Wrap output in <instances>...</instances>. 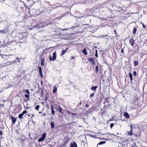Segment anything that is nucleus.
I'll list each match as a JSON object with an SVG mask.
<instances>
[{
	"mask_svg": "<svg viewBox=\"0 0 147 147\" xmlns=\"http://www.w3.org/2000/svg\"><path fill=\"white\" fill-rule=\"evenodd\" d=\"M132 126L131 125L130 126L131 130H132Z\"/></svg>",
	"mask_w": 147,
	"mask_h": 147,
	"instance_id": "51",
	"label": "nucleus"
},
{
	"mask_svg": "<svg viewBox=\"0 0 147 147\" xmlns=\"http://www.w3.org/2000/svg\"><path fill=\"white\" fill-rule=\"evenodd\" d=\"M142 25H143V27L144 28H146V26L143 23H142Z\"/></svg>",
	"mask_w": 147,
	"mask_h": 147,
	"instance_id": "40",
	"label": "nucleus"
},
{
	"mask_svg": "<svg viewBox=\"0 0 147 147\" xmlns=\"http://www.w3.org/2000/svg\"><path fill=\"white\" fill-rule=\"evenodd\" d=\"M137 30L135 28H134L133 30V34H136V32Z\"/></svg>",
	"mask_w": 147,
	"mask_h": 147,
	"instance_id": "23",
	"label": "nucleus"
},
{
	"mask_svg": "<svg viewBox=\"0 0 147 147\" xmlns=\"http://www.w3.org/2000/svg\"><path fill=\"white\" fill-rule=\"evenodd\" d=\"M23 115V114L22 113L21 114H20L19 115L18 117L20 119H21L22 118V116Z\"/></svg>",
	"mask_w": 147,
	"mask_h": 147,
	"instance_id": "20",
	"label": "nucleus"
},
{
	"mask_svg": "<svg viewBox=\"0 0 147 147\" xmlns=\"http://www.w3.org/2000/svg\"><path fill=\"white\" fill-rule=\"evenodd\" d=\"M98 71V66H97L96 67V68H95V71H96V73H97Z\"/></svg>",
	"mask_w": 147,
	"mask_h": 147,
	"instance_id": "26",
	"label": "nucleus"
},
{
	"mask_svg": "<svg viewBox=\"0 0 147 147\" xmlns=\"http://www.w3.org/2000/svg\"><path fill=\"white\" fill-rule=\"evenodd\" d=\"M83 53L85 55L87 54V52L86 49L84 48L83 50H82Z\"/></svg>",
	"mask_w": 147,
	"mask_h": 147,
	"instance_id": "19",
	"label": "nucleus"
},
{
	"mask_svg": "<svg viewBox=\"0 0 147 147\" xmlns=\"http://www.w3.org/2000/svg\"><path fill=\"white\" fill-rule=\"evenodd\" d=\"M25 96L26 98H28L29 97V96L28 95H27V94H25Z\"/></svg>",
	"mask_w": 147,
	"mask_h": 147,
	"instance_id": "39",
	"label": "nucleus"
},
{
	"mask_svg": "<svg viewBox=\"0 0 147 147\" xmlns=\"http://www.w3.org/2000/svg\"><path fill=\"white\" fill-rule=\"evenodd\" d=\"M88 60L91 62H93L94 61V59L92 58H88Z\"/></svg>",
	"mask_w": 147,
	"mask_h": 147,
	"instance_id": "28",
	"label": "nucleus"
},
{
	"mask_svg": "<svg viewBox=\"0 0 147 147\" xmlns=\"http://www.w3.org/2000/svg\"><path fill=\"white\" fill-rule=\"evenodd\" d=\"M129 77L130 78V80L131 82H132L133 81L132 76V74L131 73H129Z\"/></svg>",
	"mask_w": 147,
	"mask_h": 147,
	"instance_id": "13",
	"label": "nucleus"
},
{
	"mask_svg": "<svg viewBox=\"0 0 147 147\" xmlns=\"http://www.w3.org/2000/svg\"><path fill=\"white\" fill-rule=\"evenodd\" d=\"M55 5L57 6L56 7H55V8H57L59 7H61V5L59 3H56Z\"/></svg>",
	"mask_w": 147,
	"mask_h": 147,
	"instance_id": "15",
	"label": "nucleus"
},
{
	"mask_svg": "<svg viewBox=\"0 0 147 147\" xmlns=\"http://www.w3.org/2000/svg\"><path fill=\"white\" fill-rule=\"evenodd\" d=\"M82 104V101H81L78 104L79 105H81Z\"/></svg>",
	"mask_w": 147,
	"mask_h": 147,
	"instance_id": "45",
	"label": "nucleus"
},
{
	"mask_svg": "<svg viewBox=\"0 0 147 147\" xmlns=\"http://www.w3.org/2000/svg\"><path fill=\"white\" fill-rule=\"evenodd\" d=\"M40 106L39 105H37L35 107V109L36 110L38 111L39 109Z\"/></svg>",
	"mask_w": 147,
	"mask_h": 147,
	"instance_id": "27",
	"label": "nucleus"
},
{
	"mask_svg": "<svg viewBox=\"0 0 147 147\" xmlns=\"http://www.w3.org/2000/svg\"><path fill=\"white\" fill-rule=\"evenodd\" d=\"M62 7H65V6H63Z\"/></svg>",
	"mask_w": 147,
	"mask_h": 147,
	"instance_id": "59",
	"label": "nucleus"
},
{
	"mask_svg": "<svg viewBox=\"0 0 147 147\" xmlns=\"http://www.w3.org/2000/svg\"><path fill=\"white\" fill-rule=\"evenodd\" d=\"M7 55H1V57L2 58H5V57H6V56H7Z\"/></svg>",
	"mask_w": 147,
	"mask_h": 147,
	"instance_id": "35",
	"label": "nucleus"
},
{
	"mask_svg": "<svg viewBox=\"0 0 147 147\" xmlns=\"http://www.w3.org/2000/svg\"><path fill=\"white\" fill-rule=\"evenodd\" d=\"M138 61H134V65L136 66V65H138Z\"/></svg>",
	"mask_w": 147,
	"mask_h": 147,
	"instance_id": "22",
	"label": "nucleus"
},
{
	"mask_svg": "<svg viewBox=\"0 0 147 147\" xmlns=\"http://www.w3.org/2000/svg\"><path fill=\"white\" fill-rule=\"evenodd\" d=\"M50 125L51 127V128L53 129L54 128L55 125L54 122L53 121L50 123Z\"/></svg>",
	"mask_w": 147,
	"mask_h": 147,
	"instance_id": "14",
	"label": "nucleus"
},
{
	"mask_svg": "<svg viewBox=\"0 0 147 147\" xmlns=\"http://www.w3.org/2000/svg\"><path fill=\"white\" fill-rule=\"evenodd\" d=\"M124 116L127 118L129 119V115L127 112H125L124 113Z\"/></svg>",
	"mask_w": 147,
	"mask_h": 147,
	"instance_id": "10",
	"label": "nucleus"
},
{
	"mask_svg": "<svg viewBox=\"0 0 147 147\" xmlns=\"http://www.w3.org/2000/svg\"><path fill=\"white\" fill-rule=\"evenodd\" d=\"M85 106L87 107H89V105L88 104H86L85 105Z\"/></svg>",
	"mask_w": 147,
	"mask_h": 147,
	"instance_id": "43",
	"label": "nucleus"
},
{
	"mask_svg": "<svg viewBox=\"0 0 147 147\" xmlns=\"http://www.w3.org/2000/svg\"><path fill=\"white\" fill-rule=\"evenodd\" d=\"M121 52L123 54V55H124V52H123V49H122Z\"/></svg>",
	"mask_w": 147,
	"mask_h": 147,
	"instance_id": "37",
	"label": "nucleus"
},
{
	"mask_svg": "<svg viewBox=\"0 0 147 147\" xmlns=\"http://www.w3.org/2000/svg\"><path fill=\"white\" fill-rule=\"evenodd\" d=\"M56 52L53 53L52 57V58L51 56L50 55L49 56V60L50 61H55L56 59Z\"/></svg>",
	"mask_w": 147,
	"mask_h": 147,
	"instance_id": "1",
	"label": "nucleus"
},
{
	"mask_svg": "<svg viewBox=\"0 0 147 147\" xmlns=\"http://www.w3.org/2000/svg\"><path fill=\"white\" fill-rule=\"evenodd\" d=\"M92 62V64L93 65H94L95 63L94 62V61Z\"/></svg>",
	"mask_w": 147,
	"mask_h": 147,
	"instance_id": "47",
	"label": "nucleus"
},
{
	"mask_svg": "<svg viewBox=\"0 0 147 147\" xmlns=\"http://www.w3.org/2000/svg\"><path fill=\"white\" fill-rule=\"evenodd\" d=\"M114 125V124L113 123H111L110 125V127L112 128Z\"/></svg>",
	"mask_w": 147,
	"mask_h": 147,
	"instance_id": "31",
	"label": "nucleus"
},
{
	"mask_svg": "<svg viewBox=\"0 0 147 147\" xmlns=\"http://www.w3.org/2000/svg\"><path fill=\"white\" fill-rule=\"evenodd\" d=\"M42 113V112H39V113Z\"/></svg>",
	"mask_w": 147,
	"mask_h": 147,
	"instance_id": "56",
	"label": "nucleus"
},
{
	"mask_svg": "<svg viewBox=\"0 0 147 147\" xmlns=\"http://www.w3.org/2000/svg\"><path fill=\"white\" fill-rule=\"evenodd\" d=\"M71 114H72L73 115H76V114H75V113H71Z\"/></svg>",
	"mask_w": 147,
	"mask_h": 147,
	"instance_id": "42",
	"label": "nucleus"
},
{
	"mask_svg": "<svg viewBox=\"0 0 147 147\" xmlns=\"http://www.w3.org/2000/svg\"><path fill=\"white\" fill-rule=\"evenodd\" d=\"M18 59H19V58H18V57H16V59L17 60H18Z\"/></svg>",
	"mask_w": 147,
	"mask_h": 147,
	"instance_id": "55",
	"label": "nucleus"
},
{
	"mask_svg": "<svg viewBox=\"0 0 147 147\" xmlns=\"http://www.w3.org/2000/svg\"><path fill=\"white\" fill-rule=\"evenodd\" d=\"M105 143V141H101L98 143V144H104Z\"/></svg>",
	"mask_w": 147,
	"mask_h": 147,
	"instance_id": "29",
	"label": "nucleus"
},
{
	"mask_svg": "<svg viewBox=\"0 0 147 147\" xmlns=\"http://www.w3.org/2000/svg\"><path fill=\"white\" fill-rule=\"evenodd\" d=\"M97 88V86H93L91 87V90L95 91Z\"/></svg>",
	"mask_w": 147,
	"mask_h": 147,
	"instance_id": "16",
	"label": "nucleus"
},
{
	"mask_svg": "<svg viewBox=\"0 0 147 147\" xmlns=\"http://www.w3.org/2000/svg\"><path fill=\"white\" fill-rule=\"evenodd\" d=\"M57 91V87L54 86L53 87V93H55Z\"/></svg>",
	"mask_w": 147,
	"mask_h": 147,
	"instance_id": "11",
	"label": "nucleus"
},
{
	"mask_svg": "<svg viewBox=\"0 0 147 147\" xmlns=\"http://www.w3.org/2000/svg\"><path fill=\"white\" fill-rule=\"evenodd\" d=\"M119 8L120 9L119 10L120 11H121L123 10V9L121 7H119Z\"/></svg>",
	"mask_w": 147,
	"mask_h": 147,
	"instance_id": "34",
	"label": "nucleus"
},
{
	"mask_svg": "<svg viewBox=\"0 0 147 147\" xmlns=\"http://www.w3.org/2000/svg\"><path fill=\"white\" fill-rule=\"evenodd\" d=\"M68 49V48H67L65 50H63L61 52V55L62 56L63 55Z\"/></svg>",
	"mask_w": 147,
	"mask_h": 147,
	"instance_id": "8",
	"label": "nucleus"
},
{
	"mask_svg": "<svg viewBox=\"0 0 147 147\" xmlns=\"http://www.w3.org/2000/svg\"><path fill=\"white\" fill-rule=\"evenodd\" d=\"M40 90H41V94L42 95H43V92L42 91V89H41Z\"/></svg>",
	"mask_w": 147,
	"mask_h": 147,
	"instance_id": "41",
	"label": "nucleus"
},
{
	"mask_svg": "<svg viewBox=\"0 0 147 147\" xmlns=\"http://www.w3.org/2000/svg\"><path fill=\"white\" fill-rule=\"evenodd\" d=\"M51 113L52 114L54 115L55 114V111L53 109V106L52 105H51Z\"/></svg>",
	"mask_w": 147,
	"mask_h": 147,
	"instance_id": "9",
	"label": "nucleus"
},
{
	"mask_svg": "<svg viewBox=\"0 0 147 147\" xmlns=\"http://www.w3.org/2000/svg\"><path fill=\"white\" fill-rule=\"evenodd\" d=\"M133 74L134 76H135L136 75V71H134L133 72Z\"/></svg>",
	"mask_w": 147,
	"mask_h": 147,
	"instance_id": "33",
	"label": "nucleus"
},
{
	"mask_svg": "<svg viewBox=\"0 0 147 147\" xmlns=\"http://www.w3.org/2000/svg\"><path fill=\"white\" fill-rule=\"evenodd\" d=\"M27 113V112L26 111H23V112H22V113L23 115H24V114H25L26 113Z\"/></svg>",
	"mask_w": 147,
	"mask_h": 147,
	"instance_id": "30",
	"label": "nucleus"
},
{
	"mask_svg": "<svg viewBox=\"0 0 147 147\" xmlns=\"http://www.w3.org/2000/svg\"><path fill=\"white\" fill-rule=\"evenodd\" d=\"M70 147H78V146L76 142H73L71 143Z\"/></svg>",
	"mask_w": 147,
	"mask_h": 147,
	"instance_id": "4",
	"label": "nucleus"
},
{
	"mask_svg": "<svg viewBox=\"0 0 147 147\" xmlns=\"http://www.w3.org/2000/svg\"><path fill=\"white\" fill-rule=\"evenodd\" d=\"M44 60L43 59H41V65L44 66Z\"/></svg>",
	"mask_w": 147,
	"mask_h": 147,
	"instance_id": "18",
	"label": "nucleus"
},
{
	"mask_svg": "<svg viewBox=\"0 0 147 147\" xmlns=\"http://www.w3.org/2000/svg\"><path fill=\"white\" fill-rule=\"evenodd\" d=\"M12 62H14V63H16V61L15 60H14L13 61H12Z\"/></svg>",
	"mask_w": 147,
	"mask_h": 147,
	"instance_id": "54",
	"label": "nucleus"
},
{
	"mask_svg": "<svg viewBox=\"0 0 147 147\" xmlns=\"http://www.w3.org/2000/svg\"><path fill=\"white\" fill-rule=\"evenodd\" d=\"M42 24H43V27H45L47 26V22H42Z\"/></svg>",
	"mask_w": 147,
	"mask_h": 147,
	"instance_id": "24",
	"label": "nucleus"
},
{
	"mask_svg": "<svg viewBox=\"0 0 147 147\" xmlns=\"http://www.w3.org/2000/svg\"><path fill=\"white\" fill-rule=\"evenodd\" d=\"M59 111L62 114H63V113L62 112V108H61V106L60 105H59Z\"/></svg>",
	"mask_w": 147,
	"mask_h": 147,
	"instance_id": "17",
	"label": "nucleus"
},
{
	"mask_svg": "<svg viewBox=\"0 0 147 147\" xmlns=\"http://www.w3.org/2000/svg\"><path fill=\"white\" fill-rule=\"evenodd\" d=\"M65 16V15H63L62 16H60L59 17H57L55 18V20H57L59 19H59H61L62 17H64Z\"/></svg>",
	"mask_w": 147,
	"mask_h": 147,
	"instance_id": "21",
	"label": "nucleus"
},
{
	"mask_svg": "<svg viewBox=\"0 0 147 147\" xmlns=\"http://www.w3.org/2000/svg\"><path fill=\"white\" fill-rule=\"evenodd\" d=\"M46 113H44V114H42V116H46Z\"/></svg>",
	"mask_w": 147,
	"mask_h": 147,
	"instance_id": "46",
	"label": "nucleus"
},
{
	"mask_svg": "<svg viewBox=\"0 0 147 147\" xmlns=\"http://www.w3.org/2000/svg\"><path fill=\"white\" fill-rule=\"evenodd\" d=\"M129 42L130 43L131 45L133 46L134 45V39L131 38L129 40Z\"/></svg>",
	"mask_w": 147,
	"mask_h": 147,
	"instance_id": "12",
	"label": "nucleus"
},
{
	"mask_svg": "<svg viewBox=\"0 0 147 147\" xmlns=\"http://www.w3.org/2000/svg\"><path fill=\"white\" fill-rule=\"evenodd\" d=\"M18 61L19 62H20V60H19Z\"/></svg>",
	"mask_w": 147,
	"mask_h": 147,
	"instance_id": "58",
	"label": "nucleus"
},
{
	"mask_svg": "<svg viewBox=\"0 0 147 147\" xmlns=\"http://www.w3.org/2000/svg\"><path fill=\"white\" fill-rule=\"evenodd\" d=\"M46 136V134H43L42 135L41 137L38 140V142H40L44 140Z\"/></svg>",
	"mask_w": 147,
	"mask_h": 147,
	"instance_id": "3",
	"label": "nucleus"
},
{
	"mask_svg": "<svg viewBox=\"0 0 147 147\" xmlns=\"http://www.w3.org/2000/svg\"><path fill=\"white\" fill-rule=\"evenodd\" d=\"M128 134L130 136L132 135L133 134V132L132 131V130H131L129 131L128 133Z\"/></svg>",
	"mask_w": 147,
	"mask_h": 147,
	"instance_id": "25",
	"label": "nucleus"
},
{
	"mask_svg": "<svg viewBox=\"0 0 147 147\" xmlns=\"http://www.w3.org/2000/svg\"><path fill=\"white\" fill-rule=\"evenodd\" d=\"M38 68L39 69V73L40 75V76L42 78H43V76L42 74L41 67H39Z\"/></svg>",
	"mask_w": 147,
	"mask_h": 147,
	"instance_id": "6",
	"label": "nucleus"
},
{
	"mask_svg": "<svg viewBox=\"0 0 147 147\" xmlns=\"http://www.w3.org/2000/svg\"><path fill=\"white\" fill-rule=\"evenodd\" d=\"M114 31H115V30H114Z\"/></svg>",
	"mask_w": 147,
	"mask_h": 147,
	"instance_id": "60",
	"label": "nucleus"
},
{
	"mask_svg": "<svg viewBox=\"0 0 147 147\" xmlns=\"http://www.w3.org/2000/svg\"><path fill=\"white\" fill-rule=\"evenodd\" d=\"M39 27H43L42 22L37 23L36 26H33V28H36Z\"/></svg>",
	"mask_w": 147,
	"mask_h": 147,
	"instance_id": "2",
	"label": "nucleus"
},
{
	"mask_svg": "<svg viewBox=\"0 0 147 147\" xmlns=\"http://www.w3.org/2000/svg\"><path fill=\"white\" fill-rule=\"evenodd\" d=\"M67 113H68L69 114H71V113L70 112H69V111H67Z\"/></svg>",
	"mask_w": 147,
	"mask_h": 147,
	"instance_id": "52",
	"label": "nucleus"
},
{
	"mask_svg": "<svg viewBox=\"0 0 147 147\" xmlns=\"http://www.w3.org/2000/svg\"><path fill=\"white\" fill-rule=\"evenodd\" d=\"M2 132L0 130V135H2Z\"/></svg>",
	"mask_w": 147,
	"mask_h": 147,
	"instance_id": "49",
	"label": "nucleus"
},
{
	"mask_svg": "<svg viewBox=\"0 0 147 147\" xmlns=\"http://www.w3.org/2000/svg\"><path fill=\"white\" fill-rule=\"evenodd\" d=\"M74 57H71V60L72 59H74Z\"/></svg>",
	"mask_w": 147,
	"mask_h": 147,
	"instance_id": "48",
	"label": "nucleus"
},
{
	"mask_svg": "<svg viewBox=\"0 0 147 147\" xmlns=\"http://www.w3.org/2000/svg\"><path fill=\"white\" fill-rule=\"evenodd\" d=\"M95 56L96 57H98V55L97 53H95Z\"/></svg>",
	"mask_w": 147,
	"mask_h": 147,
	"instance_id": "44",
	"label": "nucleus"
},
{
	"mask_svg": "<svg viewBox=\"0 0 147 147\" xmlns=\"http://www.w3.org/2000/svg\"><path fill=\"white\" fill-rule=\"evenodd\" d=\"M7 32V30L5 29H4L3 30H0V33H3V34H6Z\"/></svg>",
	"mask_w": 147,
	"mask_h": 147,
	"instance_id": "7",
	"label": "nucleus"
},
{
	"mask_svg": "<svg viewBox=\"0 0 147 147\" xmlns=\"http://www.w3.org/2000/svg\"><path fill=\"white\" fill-rule=\"evenodd\" d=\"M52 23V22H47V25H49V24H51Z\"/></svg>",
	"mask_w": 147,
	"mask_h": 147,
	"instance_id": "32",
	"label": "nucleus"
},
{
	"mask_svg": "<svg viewBox=\"0 0 147 147\" xmlns=\"http://www.w3.org/2000/svg\"><path fill=\"white\" fill-rule=\"evenodd\" d=\"M11 120L12 121V123L13 124L15 123V122L16 121V118H15L13 117L12 116H11Z\"/></svg>",
	"mask_w": 147,
	"mask_h": 147,
	"instance_id": "5",
	"label": "nucleus"
},
{
	"mask_svg": "<svg viewBox=\"0 0 147 147\" xmlns=\"http://www.w3.org/2000/svg\"><path fill=\"white\" fill-rule=\"evenodd\" d=\"M94 95V93H93L91 94L90 95V96L91 97H93Z\"/></svg>",
	"mask_w": 147,
	"mask_h": 147,
	"instance_id": "36",
	"label": "nucleus"
},
{
	"mask_svg": "<svg viewBox=\"0 0 147 147\" xmlns=\"http://www.w3.org/2000/svg\"><path fill=\"white\" fill-rule=\"evenodd\" d=\"M10 56H12V57H13V58H15L16 57H15V56H14V55H10Z\"/></svg>",
	"mask_w": 147,
	"mask_h": 147,
	"instance_id": "50",
	"label": "nucleus"
},
{
	"mask_svg": "<svg viewBox=\"0 0 147 147\" xmlns=\"http://www.w3.org/2000/svg\"><path fill=\"white\" fill-rule=\"evenodd\" d=\"M66 29H64L63 30H66Z\"/></svg>",
	"mask_w": 147,
	"mask_h": 147,
	"instance_id": "57",
	"label": "nucleus"
},
{
	"mask_svg": "<svg viewBox=\"0 0 147 147\" xmlns=\"http://www.w3.org/2000/svg\"><path fill=\"white\" fill-rule=\"evenodd\" d=\"M97 53V50H96L95 51V53Z\"/></svg>",
	"mask_w": 147,
	"mask_h": 147,
	"instance_id": "53",
	"label": "nucleus"
},
{
	"mask_svg": "<svg viewBox=\"0 0 147 147\" xmlns=\"http://www.w3.org/2000/svg\"><path fill=\"white\" fill-rule=\"evenodd\" d=\"M26 92H27V93L28 94H29V93H30V92H29V90H26Z\"/></svg>",
	"mask_w": 147,
	"mask_h": 147,
	"instance_id": "38",
	"label": "nucleus"
}]
</instances>
